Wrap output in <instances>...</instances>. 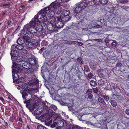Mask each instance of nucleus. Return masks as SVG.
I'll use <instances>...</instances> for the list:
<instances>
[{
    "instance_id": "bf43d9fd",
    "label": "nucleus",
    "mask_w": 129,
    "mask_h": 129,
    "mask_svg": "<svg viewBox=\"0 0 129 129\" xmlns=\"http://www.w3.org/2000/svg\"><path fill=\"white\" fill-rule=\"evenodd\" d=\"M125 112L126 114L129 115V109H127Z\"/></svg>"
},
{
    "instance_id": "ddd939ff",
    "label": "nucleus",
    "mask_w": 129,
    "mask_h": 129,
    "mask_svg": "<svg viewBox=\"0 0 129 129\" xmlns=\"http://www.w3.org/2000/svg\"><path fill=\"white\" fill-rule=\"evenodd\" d=\"M84 18L83 19H80L81 21L80 22H79L78 24V28H83V26L85 25L86 24V23L84 20Z\"/></svg>"
},
{
    "instance_id": "c756f323",
    "label": "nucleus",
    "mask_w": 129,
    "mask_h": 129,
    "mask_svg": "<svg viewBox=\"0 0 129 129\" xmlns=\"http://www.w3.org/2000/svg\"><path fill=\"white\" fill-rule=\"evenodd\" d=\"M98 84L101 86H103L105 84V81L103 79H101L98 80Z\"/></svg>"
},
{
    "instance_id": "de8ad7c7",
    "label": "nucleus",
    "mask_w": 129,
    "mask_h": 129,
    "mask_svg": "<svg viewBox=\"0 0 129 129\" xmlns=\"http://www.w3.org/2000/svg\"><path fill=\"white\" fill-rule=\"evenodd\" d=\"M51 108L52 110H53L54 111L56 110L57 108L55 105H52L51 106Z\"/></svg>"
},
{
    "instance_id": "6e6552de",
    "label": "nucleus",
    "mask_w": 129,
    "mask_h": 129,
    "mask_svg": "<svg viewBox=\"0 0 129 129\" xmlns=\"http://www.w3.org/2000/svg\"><path fill=\"white\" fill-rule=\"evenodd\" d=\"M12 61H14V62L16 63L20 62L21 63H22L23 62V60H24L21 56H19L18 55L12 57Z\"/></svg>"
},
{
    "instance_id": "09e8293b",
    "label": "nucleus",
    "mask_w": 129,
    "mask_h": 129,
    "mask_svg": "<svg viewBox=\"0 0 129 129\" xmlns=\"http://www.w3.org/2000/svg\"><path fill=\"white\" fill-rule=\"evenodd\" d=\"M86 95L87 96V97L89 99H91L93 97V95L91 94H86Z\"/></svg>"
},
{
    "instance_id": "b1692460",
    "label": "nucleus",
    "mask_w": 129,
    "mask_h": 129,
    "mask_svg": "<svg viewBox=\"0 0 129 129\" xmlns=\"http://www.w3.org/2000/svg\"><path fill=\"white\" fill-rule=\"evenodd\" d=\"M61 18L62 20L63 21L67 22L69 21L71 17L69 15L65 16H61Z\"/></svg>"
},
{
    "instance_id": "680f3d73",
    "label": "nucleus",
    "mask_w": 129,
    "mask_h": 129,
    "mask_svg": "<svg viewBox=\"0 0 129 129\" xmlns=\"http://www.w3.org/2000/svg\"><path fill=\"white\" fill-rule=\"evenodd\" d=\"M105 41L106 43H108L109 42V39H105Z\"/></svg>"
},
{
    "instance_id": "bb28decb",
    "label": "nucleus",
    "mask_w": 129,
    "mask_h": 129,
    "mask_svg": "<svg viewBox=\"0 0 129 129\" xmlns=\"http://www.w3.org/2000/svg\"><path fill=\"white\" fill-rule=\"evenodd\" d=\"M90 85L92 86H96L97 85L96 82L93 80H91L89 82Z\"/></svg>"
},
{
    "instance_id": "1a4fd4ad",
    "label": "nucleus",
    "mask_w": 129,
    "mask_h": 129,
    "mask_svg": "<svg viewBox=\"0 0 129 129\" xmlns=\"http://www.w3.org/2000/svg\"><path fill=\"white\" fill-rule=\"evenodd\" d=\"M12 68H17L19 70H21L23 69L22 65L21 64L15 62H13Z\"/></svg>"
},
{
    "instance_id": "423d86ee",
    "label": "nucleus",
    "mask_w": 129,
    "mask_h": 129,
    "mask_svg": "<svg viewBox=\"0 0 129 129\" xmlns=\"http://www.w3.org/2000/svg\"><path fill=\"white\" fill-rule=\"evenodd\" d=\"M61 2H59V0H56L55 1L52 3L49 6H48V9L51 10V8H53L54 9L60 6L61 5Z\"/></svg>"
},
{
    "instance_id": "72a5a7b5",
    "label": "nucleus",
    "mask_w": 129,
    "mask_h": 129,
    "mask_svg": "<svg viewBox=\"0 0 129 129\" xmlns=\"http://www.w3.org/2000/svg\"><path fill=\"white\" fill-rule=\"evenodd\" d=\"M37 129H48L42 124H40L37 126Z\"/></svg>"
},
{
    "instance_id": "473e14b6",
    "label": "nucleus",
    "mask_w": 129,
    "mask_h": 129,
    "mask_svg": "<svg viewBox=\"0 0 129 129\" xmlns=\"http://www.w3.org/2000/svg\"><path fill=\"white\" fill-rule=\"evenodd\" d=\"M77 60L79 64H83V60L81 57H79L77 58Z\"/></svg>"
},
{
    "instance_id": "774afa93",
    "label": "nucleus",
    "mask_w": 129,
    "mask_h": 129,
    "mask_svg": "<svg viewBox=\"0 0 129 129\" xmlns=\"http://www.w3.org/2000/svg\"><path fill=\"white\" fill-rule=\"evenodd\" d=\"M21 28V26H18L17 29H16V30H18L20 29Z\"/></svg>"
},
{
    "instance_id": "338daca9",
    "label": "nucleus",
    "mask_w": 129,
    "mask_h": 129,
    "mask_svg": "<svg viewBox=\"0 0 129 129\" xmlns=\"http://www.w3.org/2000/svg\"><path fill=\"white\" fill-rule=\"evenodd\" d=\"M18 120L19 121H20V122H23L22 119V118H21V117H19L18 119Z\"/></svg>"
},
{
    "instance_id": "9b49d317",
    "label": "nucleus",
    "mask_w": 129,
    "mask_h": 129,
    "mask_svg": "<svg viewBox=\"0 0 129 129\" xmlns=\"http://www.w3.org/2000/svg\"><path fill=\"white\" fill-rule=\"evenodd\" d=\"M76 7L74 11L76 13H80L83 9L78 4L76 5Z\"/></svg>"
},
{
    "instance_id": "603ef678",
    "label": "nucleus",
    "mask_w": 129,
    "mask_h": 129,
    "mask_svg": "<svg viewBox=\"0 0 129 129\" xmlns=\"http://www.w3.org/2000/svg\"><path fill=\"white\" fill-rule=\"evenodd\" d=\"M120 3L124 4L126 3L127 1V0H119Z\"/></svg>"
},
{
    "instance_id": "f257e3e1",
    "label": "nucleus",
    "mask_w": 129,
    "mask_h": 129,
    "mask_svg": "<svg viewBox=\"0 0 129 129\" xmlns=\"http://www.w3.org/2000/svg\"><path fill=\"white\" fill-rule=\"evenodd\" d=\"M35 21H33V22H32V24L33 25L31 26L32 34H33L36 33L37 31H42L43 29V26L46 27V23L47 22H44V21L38 20H36Z\"/></svg>"
},
{
    "instance_id": "5701e85b",
    "label": "nucleus",
    "mask_w": 129,
    "mask_h": 129,
    "mask_svg": "<svg viewBox=\"0 0 129 129\" xmlns=\"http://www.w3.org/2000/svg\"><path fill=\"white\" fill-rule=\"evenodd\" d=\"M49 21L50 22V23L49 24L51 25H53L55 26V23H56V20L54 17L52 18H48Z\"/></svg>"
},
{
    "instance_id": "c85d7f7f",
    "label": "nucleus",
    "mask_w": 129,
    "mask_h": 129,
    "mask_svg": "<svg viewBox=\"0 0 129 129\" xmlns=\"http://www.w3.org/2000/svg\"><path fill=\"white\" fill-rule=\"evenodd\" d=\"M98 100L99 101V102L102 103L103 104V105H105L106 106H106V105L107 104H106L105 102H104V100L101 97H99L98 99Z\"/></svg>"
},
{
    "instance_id": "f704fd0d",
    "label": "nucleus",
    "mask_w": 129,
    "mask_h": 129,
    "mask_svg": "<svg viewBox=\"0 0 129 129\" xmlns=\"http://www.w3.org/2000/svg\"><path fill=\"white\" fill-rule=\"evenodd\" d=\"M24 78L23 77H21L19 79H17L16 81V82L18 83L23 82L24 81Z\"/></svg>"
},
{
    "instance_id": "393cba45",
    "label": "nucleus",
    "mask_w": 129,
    "mask_h": 129,
    "mask_svg": "<svg viewBox=\"0 0 129 129\" xmlns=\"http://www.w3.org/2000/svg\"><path fill=\"white\" fill-rule=\"evenodd\" d=\"M108 0H96V2L100 3V4L103 5L106 4L108 3Z\"/></svg>"
},
{
    "instance_id": "864d4df0",
    "label": "nucleus",
    "mask_w": 129,
    "mask_h": 129,
    "mask_svg": "<svg viewBox=\"0 0 129 129\" xmlns=\"http://www.w3.org/2000/svg\"><path fill=\"white\" fill-rule=\"evenodd\" d=\"M38 83L39 82L37 80H36L34 82H33V84L35 85H37Z\"/></svg>"
},
{
    "instance_id": "4d7b16f0",
    "label": "nucleus",
    "mask_w": 129,
    "mask_h": 129,
    "mask_svg": "<svg viewBox=\"0 0 129 129\" xmlns=\"http://www.w3.org/2000/svg\"><path fill=\"white\" fill-rule=\"evenodd\" d=\"M71 44H77L78 41H71Z\"/></svg>"
},
{
    "instance_id": "7c9ffc66",
    "label": "nucleus",
    "mask_w": 129,
    "mask_h": 129,
    "mask_svg": "<svg viewBox=\"0 0 129 129\" xmlns=\"http://www.w3.org/2000/svg\"><path fill=\"white\" fill-rule=\"evenodd\" d=\"M115 10L114 8V7H111V8L110 9H109L108 12L109 13H112V14L113 15H114V16L115 15V14L114 12V11Z\"/></svg>"
},
{
    "instance_id": "a18cd8bd",
    "label": "nucleus",
    "mask_w": 129,
    "mask_h": 129,
    "mask_svg": "<svg viewBox=\"0 0 129 129\" xmlns=\"http://www.w3.org/2000/svg\"><path fill=\"white\" fill-rule=\"evenodd\" d=\"M103 97L107 101L109 99V97L108 95H104L103 96Z\"/></svg>"
},
{
    "instance_id": "f8f14e48",
    "label": "nucleus",
    "mask_w": 129,
    "mask_h": 129,
    "mask_svg": "<svg viewBox=\"0 0 129 129\" xmlns=\"http://www.w3.org/2000/svg\"><path fill=\"white\" fill-rule=\"evenodd\" d=\"M47 23H46V26L48 30L51 31L55 30V28H56L55 26L49 23L47 24Z\"/></svg>"
},
{
    "instance_id": "4be33fe9",
    "label": "nucleus",
    "mask_w": 129,
    "mask_h": 129,
    "mask_svg": "<svg viewBox=\"0 0 129 129\" xmlns=\"http://www.w3.org/2000/svg\"><path fill=\"white\" fill-rule=\"evenodd\" d=\"M54 10L55 13L58 14H60L62 11V9L60 6L57 7L54 9Z\"/></svg>"
},
{
    "instance_id": "4c0bfd02",
    "label": "nucleus",
    "mask_w": 129,
    "mask_h": 129,
    "mask_svg": "<svg viewBox=\"0 0 129 129\" xmlns=\"http://www.w3.org/2000/svg\"><path fill=\"white\" fill-rule=\"evenodd\" d=\"M22 53L23 55H24L27 54L28 52L27 50H26L25 49L23 48V49L21 50Z\"/></svg>"
},
{
    "instance_id": "a211bd4d",
    "label": "nucleus",
    "mask_w": 129,
    "mask_h": 129,
    "mask_svg": "<svg viewBox=\"0 0 129 129\" xmlns=\"http://www.w3.org/2000/svg\"><path fill=\"white\" fill-rule=\"evenodd\" d=\"M85 2L88 4L89 6H93L95 4L96 0H85Z\"/></svg>"
},
{
    "instance_id": "4468645a",
    "label": "nucleus",
    "mask_w": 129,
    "mask_h": 129,
    "mask_svg": "<svg viewBox=\"0 0 129 129\" xmlns=\"http://www.w3.org/2000/svg\"><path fill=\"white\" fill-rule=\"evenodd\" d=\"M26 106L29 110L31 111H33L35 107V105L33 104H27L26 105Z\"/></svg>"
},
{
    "instance_id": "aec40b11",
    "label": "nucleus",
    "mask_w": 129,
    "mask_h": 129,
    "mask_svg": "<svg viewBox=\"0 0 129 129\" xmlns=\"http://www.w3.org/2000/svg\"><path fill=\"white\" fill-rule=\"evenodd\" d=\"M29 63L30 64L32 65H35L37 63V61L36 58H30L29 60Z\"/></svg>"
},
{
    "instance_id": "39448f33",
    "label": "nucleus",
    "mask_w": 129,
    "mask_h": 129,
    "mask_svg": "<svg viewBox=\"0 0 129 129\" xmlns=\"http://www.w3.org/2000/svg\"><path fill=\"white\" fill-rule=\"evenodd\" d=\"M38 45L37 40L34 39H31L29 41L27 42L26 46L29 48L34 49L36 48Z\"/></svg>"
},
{
    "instance_id": "8fccbe9b",
    "label": "nucleus",
    "mask_w": 129,
    "mask_h": 129,
    "mask_svg": "<svg viewBox=\"0 0 129 129\" xmlns=\"http://www.w3.org/2000/svg\"><path fill=\"white\" fill-rule=\"evenodd\" d=\"M41 45L43 46H46L47 45V42L45 41H43L41 43Z\"/></svg>"
},
{
    "instance_id": "49530a36",
    "label": "nucleus",
    "mask_w": 129,
    "mask_h": 129,
    "mask_svg": "<svg viewBox=\"0 0 129 129\" xmlns=\"http://www.w3.org/2000/svg\"><path fill=\"white\" fill-rule=\"evenodd\" d=\"M122 64L119 62H118L116 64V67L119 68H120L122 66Z\"/></svg>"
},
{
    "instance_id": "37998d69",
    "label": "nucleus",
    "mask_w": 129,
    "mask_h": 129,
    "mask_svg": "<svg viewBox=\"0 0 129 129\" xmlns=\"http://www.w3.org/2000/svg\"><path fill=\"white\" fill-rule=\"evenodd\" d=\"M78 73V76L79 79H81V78L82 76V73L78 71L77 72Z\"/></svg>"
},
{
    "instance_id": "dca6fc26",
    "label": "nucleus",
    "mask_w": 129,
    "mask_h": 129,
    "mask_svg": "<svg viewBox=\"0 0 129 129\" xmlns=\"http://www.w3.org/2000/svg\"><path fill=\"white\" fill-rule=\"evenodd\" d=\"M83 9H84L88 6L87 3L85 0L81 1L78 4Z\"/></svg>"
},
{
    "instance_id": "c9c22d12",
    "label": "nucleus",
    "mask_w": 129,
    "mask_h": 129,
    "mask_svg": "<svg viewBox=\"0 0 129 129\" xmlns=\"http://www.w3.org/2000/svg\"><path fill=\"white\" fill-rule=\"evenodd\" d=\"M84 68V71H85L86 72H87L90 71L89 67L87 66H85Z\"/></svg>"
},
{
    "instance_id": "79ce46f5",
    "label": "nucleus",
    "mask_w": 129,
    "mask_h": 129,
    "mask_svg": "<svg viewBox=\"0 0 129 129\" xmlns=\"http://www.w3.org/2000/svg\"><path fill=\"white\" fill-rule=\"evenodd\" d=\"M92 92V89H89L87 90L86 92V94H91Z\"/></svg>"
},
{
    "instance_id": "58836bf2",
    "label": "nucleus",
    "mask_w": 129,
    "mask_h": 129,
    "mask_svg": "<svg viewBox=\"0 0 129 129\" xmlns=\"http://www.w3.org/2000/svg\"><path fill=\"white\" fill-rule=\"evenodd\" d=\"M66 100L65 99L62 98L60 101V103L61 104L63 105H66V103L65 102V101Z\"/></svg>"
},
{
    "instance_id": "7ed1b4c3",
    "label": "nucleus",
    "mask_w": 129,
    "mask_h": 129,
    "mask_svg": "<svg viewBox=\"0 0 129 129\" xmlns=\"http://www.w3.org/2000/svg\"><path fill=\"white\" fill-rule=\"evenodd\" d=\"M20 92L22 94V97L23 100H25L23 102L25 104H30V101L33 99L32 95L28 91H27V89L21 90Z\"/></svg>"
},
{
    "instance_id": "20e7f679",
    "label": "nucleus",
    "mask_w": 129,
    "mask_h": 129,
    "mask_svg": "<svg viewBox=\"0 0 129 129\" xmlns=\"http://www.w3.org/2000/svg\"><path fill=\"white\" fill-rule=\"evenodd\" d=\"M33 20H31L29 23L24 25L23 28L19 34L21 35H25L27 34H32L31 30V26L33 25L32 24V22H33Z\"/></svg>"
},
{
    "instance_id": "e2e57ef3",
    "label": "nucleus",
    "mask_w": 129,
    "mask_h": 129,
    "mask_svg": "<svg viewBox=\"0 0 129 129\" xmlns=\"http://www.w3.org/2000/svg\"><path fill=\"white\" fill-rule=\"evenodd\" d=\"M78 118L80 120H81L82 116L81 115H79L78 116Z\"/></svg>"
},
{
    "instance_id": "412c9836",
    "label": "nucleus",
    "mask_w": 129,
    "mask_h": 129,
    "mask_svg": "<svg viewBox=\"0 0 129 129\" xmlns=\"http://www.w3.org/2000/svg\"><path fill=\"white\" fill-rule=\"evenodd\" d=\"M49 11L47 14L48 18H52L54 17V15L55 14L54 11L52 10Z\"/></svg>"
},
{
    "instance_id": "0eeeda50",
    "label": "nucleus",
    "mask_w": 129,
    "mask_h": 129,
    "mask_svg": "<svg viewBox=\"0 0 129 129\" xmlns=\"http://www.w3.org/2000/svg\"><path fill=\"white\" fill-rule=\"evenodd\" d=\"M63 21L61 16L58 17L55 23L56 27L58 28L62 27L63 25Z\"/></svg>"
},
{
    "instance_id": "e433bc0d",
    "label": "nucleus",
    "mask_w": 129,
    "mask_h": 129,
    "mask_svg": "<svg viewBox=\"0 0 129 129\" xmlns=\"http://www.w3.org/2000/svg\"><path fill=\"white\" fill-rule=\"evenodd\" d=\"M29 37L28 36V35L24 36L23 37V38H22L23 39V40L24 41L27 42V41H28L29 39Z\"/></svg>"
},
{
    "instance_id": "0e129e2a",
    "label": "nucleus",
    "mask_w": 129,
    "mask_h": 129,
    "mask_svg": "<svg viewBox=\"0 0 129 129\" xmlns=\"http://www.w3.org/2000/svg\"><path fill=\"white\" fill-rule=\"evenodd\" d=\"M78 44L80 46H82L83 45V43H82L80 42H78V41L77 44Z\"/></svg>"
},
{
    "instance_id": "6ab92c4d",
    "label": "nucleus",
    "mask_w": 129,
    "mask_h": 129,
    "mask_svg": "<svg viewBox=\"0 0 129 129\" xmlns=\"http://www.w3.org/2000/svg\"><path fill=\"white\" fill-rule=\"evenodd\" d=\"M13 47V48L15 47L16 48V49L19 50H21L24 48V46L23 44H18L16 46V44H14L12 45Z\"/></svg>"
},
{
    "instance_id": "052dcab7",
    "label": "nucleus",
    "mask_w": 129,
    "mask_h": 129,
    "mask_svg": "<svg viewBox=\"0 0 129 129\" xmlns=\"http://www.w3.org/2000/svg\"><path fill=\"white\" fill-rule=\"evenodd\" d=\"M6 13L2 11L0 13V15L3 16H4L5 15Z\"/></svg>"
},
{
    "instance_id": "ea45409f",
    "label": "nucleus",
    "mask_w": 129,
    "mask_h": 129,
    "mask_svg": "<svg viewBox=\"0 0 129 129\" xmlns=\"http://www.w3.org/2000/svg\"><path fill=\"white\" fill-rule=\"evenodd\" d=\"M17 75V76L18 75V74H17L16 73H14V74H13V79L14 81H16L17 80V78L15 77V75Z\"/></svg>"
},
{
    "instance_id": "c03bdc74",
    "label": "nucleus",
    "mask_w": 129,
    "mask_h": 129,
    "mask_svg": "<svg viewBox=\"0 0 129 129\" xmlns=\"http://www.w3.org/2000/svg\"><path fill=\"white\" fill-rule=\"evenodd\" d=\"M72 128L71 129L70 128H69V129H79V126L78 125L73 126L72 125Z\"/></svg>"
},
{
    "instance_id": "13d9d810",
    "label": "nucleus",
    "mask_w": 129,
    "mask_h": 129,
    "mask_svg": "<svg viewBox=\"0 0 129 129\" xmlns=\"http://www.w3.org/2000/svg\"><path fill=\"white\" fill-rule=\"evenodd\" d=\"M12 23V22L11 20H9L7 21V24L9 25H10Z\"/></svg>"
},
{
    "instance_id": "3c124183",
    "label": "nucleus",
    "mask_w": 129,
    "mask_h": 129,
    "mask_svg": "<svg viewBox=\"0 0 129 129\" xmlns=\"http://www.w3.org/2000/svg\"><path fill=\"white\" fill-rule=\"evenodd\" d=\"M92 89L93 90V92L95 93H97L98 92V89L97 87L94 88H93Z\"/></svg>"
},
{
    "instance_id": "69168bd1",
    "label": "nucleus",
    "mask_w": 129,
    "mask_h": 129,
    "mask_svg": "<svg viewBox=\"0 0 129 129\" xmlns=\"http://www.w3.org/2000/svg\"><path fill=\"white\" fill-rule=\"evenodd\" d=\"M10 5V4L9 3H8V4H3V6H8V5Z\"/></svg>"
},
{
    "instance_id": "f3484780",
    "label": "nucleus",
    "mask_w": 129,
    "mask_h": 129,
    "mask_svg": "<svg viewBox=\"0 0 129 129\" xmlns=\"http://www.w3.org/2000/svg\"><path fill=\"white\" fill-rule=\"evenodd\" d=\"M43 109L39 108L37 109L34 112V116L39 115L43 111Z\"/></svg>"
},
{
    "instance_id": "a19ab883",
    "label": "nucleus",
    "mask_w": 129,
    "mask_h": 129,
    "mask_svg": "<svg viewBox=\"0 0 129 129\" xmlns=\"http://www.w3.org/2000/svg\"><path fill=\"white\" fill-rule=\"evenodd\" d=\"M93 76V75L92 73L91 72H90L88 74L87 77V78L90 79H91L92 78Z\"/></svg>"
},
{
    "instance_id": "6e6d98bb",
    "label": "nucleus",
    "mask_w": 129,
    "mask_h": 129,
    "mask_svg": "<svg viewBox=\"0 0 129 129\" xmlns=\"http://www.w3.org/2000/svg\"><path fill=\"white\" fill-rule=\"evenodd\" d=\"M112 46H115L116 45V43L115 42H113L111 44Z\"/></svg>"
},
{
    "instance_id": "f03ea898",
    "label": "nucleus",
    "mask_w": 129,
    "mask_h": 129,
    "mask_svg": "<svg viewBox=\"0 0 129 129\" xmlns=\"http://www.w3.org/2000/svg\"><path fill=\"white\" fill-rule=\"evenodd\" d=\"M48 6L45 7L39 12L37 15L35 16L34 18L31 20L35 21V20H38L44 21V22L47 21L48 18L46 16L47 12L50 10V9H48Z\"/></svg>"
},
{
    "instance_id": "2f4dec72",
    "label": "nucleus",
    "mask_w": 129,
    "mask_h": 129,
    "mask_svg": "<svg viewBox=\"0 0 129 129\" xmlns=\"http://www.w3.org/2000/svg\"><path fill=\"white\" fill-rule=\"evenodd\" d=\"M110 103L112 106L115 107L117 105V103L115 101L112 100L110 101Z\"/></svg>"
},
{
    "instance_id": "2eb2a0df",
    "label": "nucleus",
    "mask_w": 129,
    "mask_h": 129,
    "mask_svg": "<svg viewBox=\"0 0 129 129\" xmlns=\"http://www.w3.org/2000/svg\"><path fill=\"white\" fill-rule=\"evenodd\" d=\"M22 65L23 68H24L26 69H28L31 68V66L30 63L27 62H24L23 63L22 62L21 63Z\"/></svg>"
},
{
    "instance_id": "a878e982",
    "label": "nucleus",
    "mask_w": 129,
    "mask_h": 129,
    "mask_svg": "<svg viewBox=\"0 0 129 129\" xmlns=\"http://www.w3.org/2000/svg\"><path fill=\"white\" fill-rule=\"evenodd\" d=\"M17 42L18 44H23L25 43V42L23 40V39L22 38H19L17 40Z\"/></svg>"
},
{
    "instance_id": "cd10ccee",
    "label": "nucleus",
    "mask_w": 129,
    "mask_h": 129,
    "mask_svg": "<svg viewBox=\"0 0 129 129\" xmlns=\"http://www.w3.org/2000/svg\"><path fill=\"white\" fill-rule=\"evenodd\" d=\"M70 14V11L68 10H63V16L69 15Z\"/></svg>"
},
{
    "instance_id": "9d476101",
    "label": "nucleus",
    "mask_w": 129,
    "mask_h": 129,
    "mask_svg": "<svg viewBox=\"0 0 129 129\" xmlns=\"http://www.w3.org/2000/svg\"><path fill=\"white\" fill-rule=\"evenodd\" d=\"M13 46L12 47V49H11V51L10 54L11 59H12V57H13L14 56H17L19 54V52L15 50L14 49H13Z\"/></svg>"
},
{
    "instance_id": "5fc2aeb1",
    "label": "nucleus",
    "mask_w": 129,
    "mask_h": 129,
    "mask_svg": "<svg viewBox=\"0 0 129 129\" xmlns=\"http://www.w3.org/2000/svg\"><path fill=\"white\" fill-rule=\"evenodd\" d=\"M98 76L101 78H103L104 77V75L101 73L98 74Z\"/></svg>"
}]
</instances>
